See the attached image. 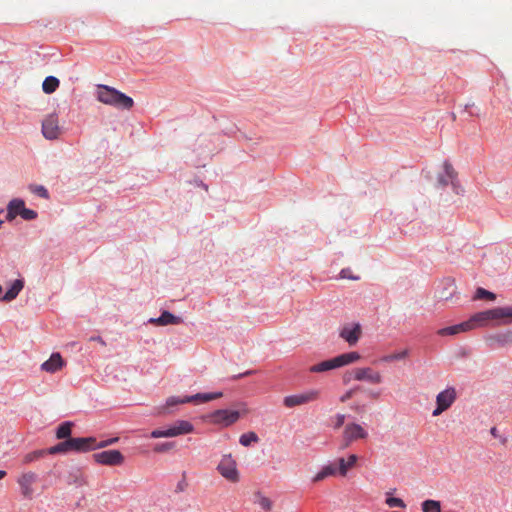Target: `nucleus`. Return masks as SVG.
<instances>
[{"label":"nucleus","mask_w":512,"mask_h":512,"mask_svg":"<svg viewBox=\"0 0 512 512\" xmlns=\"http://www.w3.org/2000/svg\"><path fill=\"white\" fill-rule=\"evenodd\" d=\"M96 97L99 102L117 109L129 110L134 105L130 96L108 85H98Z\"/></svg>","instance_id":"nucleus-1"},{"label":"nucleus","mask_w":512,"mask_h":512,"mask_svg":"<svg viewBox=\"0 0 512 512\" xmlns=\"http://www.w3.org/2000/svg\"><path fill=\"white\" fill-rule=\"evenodd\" d=\"M95 449L94 437L69 438L48 449L49 454H65L70 451L87 452Z\"/></svg>","instance_id":"nucleus-2"},{"label":"nucleus","mask_w":512,"mask_h":512,"mask_svg":"<svg viewBox=\"0 0 512 512\" xmlns=\"http://www.w3.org/2000/svg\"><path fill=\"white\" fill-rule=\"evenodd\" d=\"M360 359V354L358 352H348L338 355L332 359H328L322 361L318 364H315L309 368V371L312 373H322L329 370H333L336 368H340L346 366L348 364L354 363Z\"/></svg>","instance_id":"nucleus-3"},{"label":"nucleus","mask_w":512,"mask_h":512,"mask_svg":"<svg viewBox=\"0 0 512 512\" xmlns=\"http://www.w3.org/2000/svg\"><path fill=\"white\" fill-rule=\"evenodd\" d=\"M443 173H440L437 176V184L439 187H446L451 185L452 190L455 194L461 195L464 192L463 187L460 185L457 179V172L451 165L449 161H444L443 163Z\"/></svg>","instance_id":"nucleus-4"},{"label":"nucleus","mask_w":512,"mask_h":512,"mask_svg":"<svg viewBox=\"0 0 512 512\" xmlns=\"http://www.w3.org/2000/svg\"><path fill=\"white\" fill-rule=\"evenodd\" d=\"M216 469L223 478L232 483H236L240 479V473L237 468L236 460L231 454H224L221 457Z\"/></svg>","instance_id":"nucleus-5"},{"label":"nucleus","mask_w":512,"mask_h":512,"mask_svg":"<svg viewBox=\"0 0 512 512\" xmlns=\"http://www.w3.org/2000/svg\"><path fill=\"white\" fill-rule=\"evenodd\" d=\"M368 431L361 425L355 422L348 423L344 426L342 433V446L341 448L349 447L353 442L366 439Z\"/></svg>","instance_id":"nucleus-6"},{"label":"nucleus","mask_w":512,"mask_h":512,"mask_svg":"<svg viewBox=\"0 0 512 512\" xmlns=\"http://www.w3.org/2000/svg\"><path fill=\"white\" fill-rule=\"evenodd\" d=\"M351 378L356 381H365L371 384H380L383 381L380 372L370 367H358L353 369L349 375L345 376L344 382L347 383Z\"/></svg>","instance_id":"nucleus-7"},{"label":"nucleus","mask_w":512,"mask_h":512,"mask_svg":"<svg viewBox=\"0 0 512 512\" xmlns=\"http://www.w3.org/2000/svg\"><path fill=\"white\" fill-rule=\"evenodd\" d=\"M470 321L472 322L473 329L476 327H486L492 322L502 324L500 307L475 313L470 317Z\"/></svg>","instance_id":"nucleus-8"},{"label":"nucleus","mask_w":512,"mask_h":512,"mask_svg":"<svg viewBox=\"0 0 512 512\" xmlns=\"http://www.w3.org/2000/svg\"><path fill=\"white\" fill-rule=\"evenodd\" d=\"M320 391L317 389H309L298 394H293L284 397L283 404L287 408H293L296 406L304 405L319 398Z\"/></svg>","instance_id":"nucleus-9"},{"label":"nucleus","mask_w":512,"mask_h":512,"mask_svg":"<svg viewBox=\"0 0 512 512\" xmlns=\"http://www.w3.org/2000/svg\"><path fill=\"white\" fill-rule=\"evenodd\" d=\"M93 459L96 463L117 466L124 462V456L119 450H106L93 454Z\"/></svg>","instance_id":"nucleus-10"},{"label":"nucleus","mask_w":512,"mask_h":512,"mask_svg":"<svg viewBox=\"0 0 512 512\" xmlns=\"http://www.w3.org/2000/svg\"><path fill=\"white\" fill-rule=\"evenodd\" d=\"M42 134L48 140L58 139L61 129L58 123V116L55 113L47 115L42 121Z\"/></svg>","instance_id":"nucleus-11"},{"label":"nucleus","mask_w":512,"mask_h":512,"mask_svg":"<svg viewBox=\"0 0 512 512\" xmlns=\"http://www.w3.org/2000/svg\"><path fill=\"white\" fill-rule=\"evenodd\" d=\"M240 417V413L237 410L230 409H218L215 410L211 415V421L215 424L228 427L235 423Z\"/></svg>","instance_id":"nucleus-12"},{"label":"nucleus","mask_w":512,"mask_h":512,"mask_svg":"<svg viewBox=\"0 0 512 512\" xmlns=\"http://www.w3.org/2000/svg\"><path fill=\"white\" fill-rule=\"evenodd\" d=\"M38 480V475L33 471L22 473L17 478V484L20 487L21 495L25 498L31 499L34 494L33 484Z\"/></svg>","instance_id":"nucleus-13"},{"label":"nucleus","mask_w":512,"mask_h":512,"mask_svg":"<svg viewBox=\"0 0 512 512\" xmlns=\"http://www.w3.org/2000/svg\"><path fill=\"white\" fill-rule=\"evenodd\" d=\"M456 293L457 286L455 281L451 278L443 279L436 289V297L439 301L452 300Z\"/></svg>","instance_id":"nucleus-14"},{"label":"nucleus","mask_w":512,"mask_h":512,"mask_svg":"<svg viewBox=\"0 0 512 512\" xmlns=\"http://www.w3.org/2000/svg\"><path fill=\"white\" fill-rule=\"evenodd\" d=\"M361 335V326L358 323L348 324L340 330L339 336L344 339L350 346L355 345Z\"/></svg>","instance_id":"nucleus-15"},{"label":"nucleus","mask_w":512,"mask_h":512,"mask_svg":"<svg viewBox=\"0 0 512 512\" xmlns=\"http://www.w3.org/2000/svg\"><path fill=\"white\" fill-rule=\"evenodd\" d=\"M182 322L183 319L180 316H176L167 310L162 311L159 317H153L148 319L149 324H154L158 326L178 325L181 324Z\"/></svg>","instance_id":"nucleus-16"},{"label":"nucleus","mask_w":512,"mask_h":512,"mask_svg":"<svg viewBox=\"0 0 512 512\" xmlns=\"http://www.w3.org/2000/svg\"><path fill=\"white\" fill-rule=\"evenodd\" d=\"M457 398L456 390L454 387H448L439 392L436 396V404L449 409Z\"/></svg>","instance_id":"nucleus-17"},{"label":"nucleus","mask_w":512,"mask_h":512,"mask_svg":"<svg viewBox=\"0 0 512 512\" xmlns=\"http://www.w3.org/2000/svg\"><path fill=\"white\" fill-rule=\"evenodd\" d=\"M472 322L469 320L464 321L462 323L452 325L449 327L441 328L437 331V334L439 336H454L462 332H467L472 330Z\"/></svg>","instance_id":"nucleus-18"},{"label":"nucleus","mask_w":512,"mask_h":512,"mask_svg":"<svg viewBox=\"0 0 512 512\" xmlns=\"http://www.w3.org/2000/svg\"><path fill=\"white\" fill-rule=\"evenodd\" d=\"M339 475L337 471V463L335 461H330L324 464L320 470L313 476L312 482L317 483L321 482L328 477H333Z\"/></svg>","instance_id":"nucleus-19"},{"label":"nucleus","mask_w":512,"mask_h":512,"mask_svg":"<svg viewBox=\"0 0 512 512\" xmlns=\"http://www.w3.org/2000/svg\"><path fill=\"white\" fill-rule=\"evenodd\" d=\"M171 437L185 435L194 431V426L187 420H177L168 427Z\"/></svg>","instance_id":"nucleus-20"},{"label":"nucleus","mask_w":512,"mask_h":512,"mask_svg":"<svg viewBox=\"0 0 512 512\" xmlns=\"http://www.w3.org/2000/svg\"><path fill=\"white\" fill-rule=\"evenodd\" d=\"M358 461L356 454H350L347 459L340 457L335 462L337 463V471L339 476L345 477L349 469L353 468Z\"/></svg>","instance_id":"nucleus-21"},{"label":"nucleus","mask_w":512,"mask_h":512,"mask_svg":"<svg viewBox=\"0 0 512 512\" xmlns=\"http://www.w3.org/2000/svg\"><path fill=\"white\" fill-rule=\"evenodd\" d=\"M64 365L60 353H52L50 358L41 364V369L49 373H55Z\"/></svg>","instance_id":"nucleus-22"},{"label":"nucleus","mask_w":512,"mask_h":512,"mask_svg":"<svg viewBox=\"0 0 512 512\" xmlns=\"http://www.w3.org/2000/svg\"><path fill=\"white\" fill-rule=\"evenodd\" d=\"M25 207L23 199L14 198L7 205L6 220L13 221L18 215H21L22 209Z\"/></svg>","instance_id":"nucleus-23"},{"label":"nucleus","mask_w":512,"mask_h":512,"mask_svg":"<svg viewBox=\"0 0 512 512\" xmlns=\"http://www.w3.org/2000/svg\"><path fill=\"white\" fill-rule=\"evenodd\" d=\"M222 395H223V393L220 391L208 392V393H196L191 396H185V400L187 401V403L193 402V403L198 404V403H205V402H209V401L218 399V398L222 397Z\"/></svg>","instance_id":"nucleus-24"},{"label":"nucleus","mask_w":512,"mask_h":512,"mask_svg":"<svg viewBox=\"0 0 512 512\" xmlns=\"http://www.w3.org/2000/svg\"><path fill=\"white\" fill-rule=\"evenodd\" d=\"M24 287V282L21 279H16L11 286L8 288L6 293L3 295V301L9 302L14 300Z\"/></svg>","instance_id":"nucleus-25"},{"label":"nucleus","mask_w":512,"mask_h":512,"mask_svg":"<svg viewBox=\"0 0 512 512\" xmlns=\"http://www.w3.org/2000/svg\"><path fill=\"white\" fill-rule=\"evenodd\" d=\"M59 84L60 82L58 78L54 76H47L42 83V89L46 94H51L56 91Z\"/></svg>","instance_id":"nucleus-26"},{"label":"nucleus","mask_w":512,"mask_h":512,"mask_svg":"<svg viewBox=\"0 0 512 512\" xmlns=\"http://www.w3.org/2000/svg\"><path fill=\"white\" fill-rule=\"evenodd\" d=\"M73 423L70 421H65L61 423L57 430H56V437L58 439H69V436L71 435Z\"/></svg>","instance_id":"nucleus-27"},{"label":"nucleus","mask_w":512,"mask_h":512,"mask_svg":"<svg viewBox=\"0 0 512 512\" xmlns=\"http://www.w3.org/2000/svg\"><path fill=\"white\" fill-rule=\"evenodd\" d=\"M46 454H49L48 449L47 450L39 449V450H35V451H32V452H29L26 455H24L23 463L24 464H30L32 462H35V461L41 459Z\"/></svg>","instance_id":"nucleus-28"},{"label":"nucleus","mask_w":512,"mask_h":512,"mask_svg":"<svg viewBox=\"0 0 512 512\" xmlns=\"http://www.w3.org/2000/svg\"><path fill=\"white\" fill-rule=\"evenodd\" d=\"M491 340L496 341L500 346L512 344V331H506L490 336Z\"/></svg>","instance_id":"nucleus-29"},{"label":"nucleus","mask_w":512,"mask_h":512,"mask_svg":"<svg viewBox=\"0 0 512 512\" xmlns=\"http://www.w3.org/2000/svg\"><path fill=\"white\" fill-rule=\"evenodd\" d=\"M422 512H441V503L437 500L428 499L421 503Z\"/></svg>","instance_id":"nucleus-30"},{"label":"nucleus","mask_w":512,"mask_h":512,"mask_svg":"<svg viewBox=\"0 0 512 512\" xmlns=\"http://www.w3.org/2000/svg\"><path fill=\"white\" fill-rule=\"evenodd\" d=\"M385 504L390 508H406L405 502L401 498L392 497L390 491L386 492Z\"/></svg>","instance_id":"nucleus-31"},{"label":"nucleus","mask_w":512,"mask_h":512,"mask_svg":"<svg viewBox=\"0 0 512 512\" xmlns=\"http://www.w3.org/2000/svg\"><path fill=\"white\" fill-rule=\"evenodd\" d=\"M258 441L259 437L255 432L244 433L239 438V443L244 447H248L252 443H257Z\"/></svg>","instance_id":"nucleus-32"},{"label":"nucleus","mask_w":512,"mask_h":512,"mask_svg":"<svg viewBox=\"0 0 512 512\" xmlns=\"http://www.w3.org/2000/svg\"><path fill=\"white\" fill-rule=\"evenodd\" d=\"M408 355H409V350L404 349L402 351L383 356L381 358V361L387 362V363L393 362V361H399V360L405 359L406 357H408Z\"/></svg>","instance_id":"nucleus-33"},{"label":"nucleus","mask_w":512,"mask_h":512,"mask_svg":"<svg viewBox=\"0 0 512 512\" xmlns=\"http://www.w3.org/2000/svg\"><path fill=\"white\" fill-rule=\"evenodd\" d=\"M496 295L493 292H490L482 287H479L476 289L474 299L480 300V299H488L490 301L495 300Z\"/></svg>","instance_id":"nucleus-34"},{"label":"nucleus","mask_w":512,"mask_h":512,"mask_svg":"<svg viewBox=\"0 0 512 512\" xmlns=\"http://www.w3.org/2000/svg\"><path fill=\"white\" fill-rule=\"evenodd\" d=\"M29 190L33 194H35V195H37V196H39V197H41L43 199H48L49 198V192L46 189V187H44L43 185H30L29 186Z\"/></svg>","instance_id":"nucleus-35"},{"label":"nucleus","mask_w":512,"mask_h":512,"mask_svg":"<svg viewBox=\"0 0 512 512\" xmlns=\"http://www.w3.org/2000/svg\"><path fill=\"white\" fill-rule=\"evenodd\" d=\"M257 503L260 505L262 509L269 512L272 509V501L266 496L262 495L260 492L256 493Z\"/></svg>","instance_id":"nucleus-36"},{"label":"nucleus","mask_w":512,"mask_h":512,"mask_svg":"<svg viewBox=\"0 0 512 512\" xmlns=\"http://www.w3.org/2000/svg\"><path fill=\"white\" fill-rule=\"evenodd\" d=\"M502 324L512 322V306L500 307Z\"/></svg>","instance_id":"nucleus-37"},{"label":"nucleus","mask_w":512,"mask_h":512,"mask_svg":"<svg viewBox=\"0 0 512 512\" xmlns=\"http://www.w3.org/2000/svg\"><path fill=\"white\" fill-rule=\"evenodd\" d=\"M21 218L27 221L34 220L37 218L38 214L35 210L24 207L21 211Z\"/></svg>","instance_id":"nucleus-38"},{"label":"nucleus","mask_w":512,"mask_h":512,"mask_svg":"<svg viewBox=\"0 0 512 512\" xmlns=\"http://www.w3.org/2000/svg\"><path fill=\"white\" fill-rule=\"evenodd\" d=\"M187 401L185 400V397H178V396H171L167 398L166 400V406L167 407H173L178 404H185Z\"/></svg>","instance_id":"nucleus-39"},{"label":"nucleus","mask_w":512,"mask_h":512,"mask_svg":"<svg viewBox=\"0 0 512 512\" xmlns=\"http://www.w3.org/2000/svg\"><path fill=\"white\" fill-rule=\"evenodd\" d=\"M152 438H169L171 437L170 430L167 429H155L151 432Z\"/></svg>","instance_id":"nucleus-40"},{"label":"nucleus","mask_w":512,"mask_h":512,"mask_svg":"<svg viewBox=\"0 0 512 512\" xmlns=\"http://www.w3.org/2000/svg\"><path fill=\"white\" fill-rule=\"evenodd\" d=\"M174 447L173 442L159 443L154 447L155 452H166Z\"/></svg>","instance_id":"nucleus-41"},{"label":"nucleus","mask_w":512,"mask_h":512,"mask_svg":"<svg viewBox=\"0 0 512 512\" xmlns=\"http://www.w3.org/2000/svg\"><path fill=\"white\" fill-rule=\"evenodd\" d=\"M463 112L469 113L470 116H478V109H476L474 103H467L463 106Z\"/></svg>","instance_id":"nucleus-42"},{"label":"nucleus","mask_w":512,"mask_h":512,"mask_svg":"<svg viewBox=\"0 0 512 512\" xmlns=\"http://www.w3.org/2000/svg\"><path fill=\"white\" fill-rule=\"evenodd\" d=\"M118 441V438L115 437V438H110V439H107V440H104V441H101V442H97L95 440V449L97 448H104V447H107L109 445H112L114 443H116Z\"/></svg>","instance_id":"nucleus-43"},{"label":"nucleus","mask_w":512,"mask_h":512,"mask_svg":"<svg viewBox=\"0 0 512 512\" xmlns=\"http://www.w3.org/2000/svg\"><path fill=\"white\" fill-rule=\"evenodd\" d=\"M360 387L359 386H356L354 388H351L349 389L348 391H346L341 397H340V401L341 402H346L348 401L350 398H352V396L354 395V393L359 390Z\"/></svg>","instance_id":"nucleus-44"},{"label":"nucleus","mask_w":512,"mask_h":512,"mask_svg":"<svg viewBox=\"0 0 512 512\" xmlns=\"http://www.w3.org/2000/svg\"><path fill=\"white\" fill-rule=\"evenodd\" d=\"M335 419H336V421H335V424H334V428L338 429V428H340L341 426L344 425V422H345V419H346V415L339 413V414H337L335 416Z\"/></svg>","instance_id":"nucleus-45"},{"label":"nucleus","mask_w":512,"mask_h":512,"mask_svg":"<svg viewBox=\"0 0 512 512\" xmlns=\"http://www.w3.org/2000/svg\"><path fill=\"white\" fill-rule=\"evenodd\" d=\"M349 269H342L340 272V278L342 279H351V280H358V276H352L349 274Z\"/></svg>","instance_id":"nucleus-46"},{"label":"nucleus","mask_w":512,"mask_h":512,"mask_svg":"<svg viewBox=\"0 0 512 512\" xmlns=\"http://www.w3.org/2000/svg\"><path fill=\"white\" fill-rule=\"evenodd\" d=\"M187 482L185 480V478H183L182 480H180L178 483H177V486H176V491L178 492H183L186 488H187Z\"/></svg>","instance_id":"nucleus-47"},{"label":"nucleus","mask_w":512,"mask_h":512,"mask_svg":"<svg viewBox=\"0 0 512 512\" xmlns=\"http://www.w3.org/2000/svg\"><path fill=\"white\" fill-rule=\"evenodd\" d=\"M444 411H446V409H445L444 407L439 406V405H437V404H436V407H435V409L433 410L432 415H433V416H439V415H441Z\"/></svg>","instance_id":"nucleus-48"},{"label":"nucleus","mask_w":512,"mask_h":512,"mask_svg":"<svg viewBox=\"0 0 512 512\" xmlns=\"http://www.w3.org/2000/svg\"><path fill=\"white\" fill-rule=\"evenodd\" d=\"M89 340H90V341H94V342H98V343H100V344H101V345H103V346H105V345H106V342H105V341L103 340V338H102V337H100V336H91Z\"/></svg>","instance_id":"nucleus-49"},{"label":"nucleus","mask_w":512,"mask_h":512,"mask_svg":"<svg viewBox=\"0 0 512 512\" xmlns=\"http://www.w3.org/2000/svg\"><path fill=\"white\" fill-rule=\"evenodd\" d=\"M490 434L494 438H498L499 437L498 429L495 426L490 429Z\"/></svg>","instance_id":"nucleus-50"},{"label":"nucleus","mask_w":512,"mask_h":512,"mask_svg":"<svg viewBox=\"0 0 512 512\" xmlns=\"http://www.w3.org/2000/svg\"><path fill=\"white\" fill-rule=\"evenodd\" d=\"M252 373H253V372L249 370V371H246V372H244V373H241V374H239V375L235 376L234 378L244 377V376L250 375V374H252Z\"/></svg>","instance_id":"nucleus-51"},{"label":"nucleus","mask_w":512,"mask_h":512,"mask_svg":"<svg viewBox=\"0 0 512 512\" xmlns=\"http://www.w3.org/2000/svg\"><path fill=\"white\" fill-rule=\"evenodd\" d=\"M369 395L372 397V398H378L380 393L379 392H375V391H370L369 392Z\"/></svg>","instance_id":"nucleus-52"},{"label":"nucleus","mask_w":512,"mask_h":512,"mask_svg":"<svg viewBox=\"0 0 512 512\" xmlns=\"http://www.w3.org/2000/svg\"><path fill=\"white\" fill-rule=\"evenodd\" d=\"M6 476V471L0 470V480Z\"/></svg>","instance_id":"nucleus-53"},{"label":"nucleus","mask_w":512,"mask_h":512,"mask_svg":"<svg viewBox=\"0 0 512 512\" xmlns=\"http://www.w3.org/2000/svg\"><path fill=\"white\" fill-rule=\"evenodd\" d=\"M3 213H4L3 209H0V215ZM3 222L4 221L2 219H0V228L2 227Z\"/></svg>","instance_id":"nucleus-54"}]
</instances>
